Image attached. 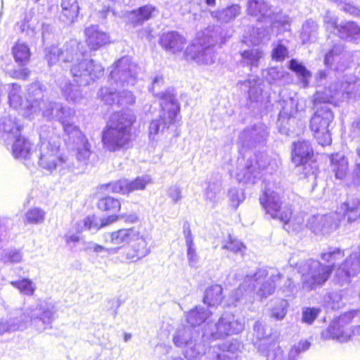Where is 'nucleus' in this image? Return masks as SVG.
<instances>
[{"mask_svg": "<svg viewBox=\"0 0 360 360\" xmlns=\"http://www.w3.org/2000/svg\"><path fill=\"white\" fill-rule=\"evenodd\" d=\"M149 183H150V179L137 176L131 181L127 179H120L101 184L96 188L95 192L96 208L101 212L107 214L104 218H113L112 224L122 218L124 215L120 214L122 210L121 200L117 198L110 195L108 193L112 192V193L129 195L134 191L144 190Z\"/></svg>", "mask_w": 360, "mask_h": 360, "instance_id": "obj_1", "label": "nucleus"}, {"mask_svg": "<svg viewBox=\"0 0 360 360\" xmlns=\"http://www.w3.org/2000/svg\"><path fill=\"white\" fill-rule=\"evenodd\" d=\"M136 122V115L132 112H113L102 131L101 142L104 149L117 152L131 148Z\"/></svg>", "mask_w": 360, "mask_h": 360, "instance_id": "obj_2", "label": "nucleus"}, {"mask_svg": "<svg viewBox=\"0 0 360 360\" xmlns=\"http://www.w3.org/2000/svg\"><path fill=\"white\" fill-rule=\"evenodd\" d=\"M109 236L112 244L129 245L124 252V257L128 262L140 261L150 252L146 237L134 227L119 229L110 232Z\"/></svg>", "mask_w": 360, "mask_h": 360, "instance_id": "obj_3", "label": "nucleus"}, {"mask_svg": "<svg viewBox=\"0 0 360 360\" xmlns=\"http://www.w3.org/2000/svg\"><path fill=\"white\" fill-rule=\"evenodd\" d=\"M333 120V112L326 106L316 109L310 119L309 128L314 137L322 146H329L332 142L329 126Z\"/></svg>", "mask_w": 360, "mask_h": 360, "instance_id": "obj_4", "label": "nucleus"}, {"mask_svg": "<svg viewBox=\"0 0 360 360\" xmlns=\"http://www.w3.org/2000/svg\"><path fill=\"white\" fill-rule=\"evenodd\" d=\"M259 201L265 213L272 219L279 220L284 224L290 223L292 211L289 207H282L278 193L270 189H265L262 191Z\"/></svg>", "mask_w": 360, "mask_h": 360, "instance_id": "obj_5", "label": "nucleus"}, {"mask_svg": "<svg viewBox=\"0 0 360 360\" xmlns=\"http://www.w3.org/2000/svg\"><path fill=\"white\" fill-rule=\"evenodd\" d=\"M12 124L8 131V134H15L11 146V154L15 160H30L36 152V146L29 137L21 134L23 129L22 124L15 122H13Z\"/></svg>", "mask_w": 360, "mask_h": 360, "instance_id": "obj_6", "label": "nucleus"}, {"mask_svg": "<svg viewBox=\"0 0 360 360\" xmlns=\"http://www.w3.org/2000/svg\"><path fill=\"white\" fill-rule=\"evenodd\" d=\"M353 317L354 314L351 312L340 316L323 331V337L326 340H335L340 342H348L354 335L356 327L352 325Z\"/></svg>", "mask_w": 360, "mask_h": 360, "instance_id": "obj_7", "label": "nucleus"}, {"mask_svg": "<svg viewBox=\"0 0 360 360\" xmlns=\"http://www.w3.org/2000/svg\"><path fill=\"white\" fill-rule=\"evenodd\" d=\"M335 269L334 264L324 265L318 262L316 268L311 269L308 274H303L302 275L303 287L310 290L318 286L323 285L330 277Z\"/></svg>", "mask_w": 360, "mask_h": 360, "instance_id": "obj_8", "label": "nucleus"}, {"mask_svg": "<svg viewBox=\"0 0 360 360\" xmlns=\"http://www.w3.org/2000/svg\"><path fill=\"white\" fill-rule=\"evenodd\" d=\"M290 160L296 167H304L309 163L315 162L314 151L311 144L305 140L293 142Z\"/></svg>", "mask_w": 360, "mask_h": 360, "instance_id": "obj_9", "label": "nucleus"}, {"mask_svg": "<svg viewBox=\"0 0 360 360\" xmlns=\"http://www.w3.org/2000/svg\"><path fill=\"white\" fill-rule=\"evenodd\" d=\"M160 98L162 101L160 103L162 111V119L165 124L169 127L176 122L177 116L180 112V104L176 96L169 91L162 93Z\"/></svg>", "mask_w": 360, "mask_h": 360, "instance_id": "obj_10", "label": "nucleus"}, {"mask_svg": "<svg viewBox=\"0 0 360 360\" xmlns=\"http://www.w3.org/2000/svg\"><path fill=\"white\" fill-rule=\"evenodd\" d=\"M360 199L352 198L342 202L340 205L342 214L335 212L337 219L332 217L333 223H330V226L336 229L339 228L342 220L346 219L347 222L352 224L360 218Z\"/></svg>", "mask_w": 360, "mask_h": 360, "instance_id": "obj_11", "label": "nucleus"}, {"mask_svg": "<svg viewBox=\"0 0 360 360\" xmlns=\"http://www.w3.org/2000/svg\"><path fill=\"white\" fill-rule=\"evenodd\" d=\"M84 41L90 51H96L110 43V34L99 28L98 25H91L84 30Z\"/></svg>", "mask_w": 360, "mask_h": 360, "instance_id": "obj_12", "label": "nucleus"}, {"mask_svg": "<svg viewBox=\"0 0 360 360\" xmlns=\"http://www.w3.org/2000/svg\"><path fill=\"white\" fill-rule=\"evenodd\" d=\"M159 44L165 51L177 54L183 51L186 39L176 31H168L160 35Z\"/></svg>", "mask_w": 360, "mask_h": 360, "instance_id": "obj_13", "label": "nucleus"}, {"mask_svg": "<svg viewBox=\"0 0 360 360\" xmlns=\"http://www.w3.org/2000/svg\"><path fill=\"white\" fill-rule=\"evenodd\" d=\"M157 11V8L151 4L133 9L128 13L127 24L132 27L142 25L146 21L150 20Z\"/></svg>", "mask_w": 360, "mask_h": 360, "instance_id": "obj_14", "label": "nucleus"}, {"mask_svg": "<svg viewBox=\"0 0 360 360\" xmlns=\"http://www.w3.org/2000/svg\"><path fill=\"white\" fill-rule=\"evenodd\" d=\"M64 162V160L59 155V147H54L51 145L48 146L41 153L39 158V165L49 171H53L57 166Z\"/></svg>", "mask_w": 360, "mask_h": 360, "instance_id": "obj_15", "label": "nucleus"}, {"mask_svg": "<svg viewBox=\"0 0 360 360\" xmlns=\"http://www.w3.org/2000/svg\"><path fill=\"white\" fill-rule=\"evenodd\" d=\"M205 40L201 37L189 44L183 52V57L188 61L199 62L205 55L210 46L205 45Z\"/></svg>", "mask_w": 360, "mask_h": 360, "instance_id": "obj_16", "label": "nucleus"}, {"mask_svg": "<svg viewBox=\"0 0 360 360\" xmlns=\"http://www.w3.org/2000/svg\"><path fill=\"white\" fill-rule=\"evenodd\" d=\"M14 61L20 67L27 65L31 60V49L27 44L18 39L11 48Z\"/></svg>", "mask_w": 360, "mask_h": 360, "instance_id": "obj_17", "label": "nucleus"}, {"mask_svg": "<svg viewBox=\"0 0 360 360\" xmlns=\"http://www.w3.org/2000/svg\"><path fill=\"white\" fill-rule=\"evenodd\" d=\"M60 19L68 24L75 22L79 15V6L77 0H62Z\"/></svg>", "mask_w": 360, "mask_h": 360, "instance_id": "obj_18", "label": "nucleus"}, {"mask_svg": "<svg viewBox=\"0 0 360 360\" xmlns=\"http://www.w3.org/2000/svg\"><path fill=\"white\" fill-rule=\"evenodd\" d=\"M223 288L220 284H212L205 289L202 302L207 307H217L223 301Z\"/></svg>", "mask_w": 360, "mask_h": 360, "instance_id": "obj_19", "label": "nucleus"}, {"mask_svg": "<svg viewBox=\"0 0 360 360\" xmlns=\"http://www.w3.org/2000/svg\"><path fill=\"white\" fill-rule=\"evenodd\" d=\"M74 113L63 112L62 115L58 118V122L63 127V131L66 135L70 137L75 134L78 137L85 138V135L81 131L80 128L72 122Z\"/></svg>", "mask_w": 360, "mask_h": 360, "instance_id": "obj_20", "label": "nucleus"}, {"mask_svg": "<svg viewBox=\"0 0 360 360\" xmlns=\"http://www.w3.org/2000/svg\"><path fill=\"white\" fill-rule=\"evenodd\" d=\"M113 218H101L99 219L96 214L86 216L83 221V226L86 230L98 231L104 227L112 224Z\"/></svg>", "mask_w": 360, "mask_h": 360, "instance_id": "obj_21", "label": "nucleus"}, {"mask_svg": "<svg viewBox=\"0 0 360 360\" xmlns=\"http://www.w3.org/2000/svg\"><path fill=\"white\" fill-rule=\"evenodd\" d=\"M330 164L337 179H342L347 176L348 172V162L344 156L333 155L330 158Z\"/></svg>", "mask_w": 360, "mask_h": 360, "instance_id": "obj_22", "label": "nucleus"}, {"mask_svg": "<svg viewBox=\"0 0 360 360\" xmlns=\"http://www.w3.org/2000/svg\"><path fill=\"white\" fill-rule=\"evenodd\" d=\"M239 353L238 347L231 343L220 348L215 360H240Z\"/></svg>", "mask_w": 360, "mask_h": 360, "instance_id": "obj_23", "label": "nucleus"}, {"mask_svg": "<svg viewBox=\"0 0 360 360\" xmlns=\"http://www.w3.org/2000/svg\"><path fill=\"white\" fill-rule=\"evenodd\" d=\"M21 92V85L16 83H12L11 84V89L8 94V104L11 108L18 109L22 106L23 99Z\"/></svg>", "mask_w": 360, "mask_h": 360, "instance_id": "obj_24", "label": "nucleus"}, {"mask_svg": "<svg viewBox=\"0 0 360 360\" xmlns=\"http://www.w3.org/2000/svg\"><path fill=\"white\" fill-rule=\"evenodd\" d=\"M10 283L13 287L18 289L21 294L32 296L34 293L35 286L32 280L27 278L12 281Z\"/></svg>", "mask_w": 360, "mask_h": 360, "instance_id": "obj_25", "label": "nucleus"}, {"mask_svg": "<svg viewBox=\"0 0 360 360\" xmlns=\"http://www.w3.org/2000/svg\"><path fill=\"white\" fill-rule=\"evenodd\" d=\"M329 218H330V221L327 218L326 215L323 217L313 215L307 219L306 226L314 233L321 230L323 228L325 224H327L328 226L331 228L330 224V223H333V221L332 217H330Z\"/></svg>", "mask_w": 360, "mask_h": 360, "instance_id": "obj_26", "label": "nucleus"}, {"mask_svg": "<svg viewBox=\"0 0 360 360\" xmlns=\"http://www.w3.org/2000/svg\"><path fill=\"white\" fill-rule=\"evenodd\" d=\"M345 256V250L340 248H329L328 251L323 252L320 255V257L323 262L329 264H334L335 266V262L343 259Z\"/></svg>", "mask_w": 360, "mask_h": 360, "instance_id": "obj_27", "label": "nucleus"}, {"mask_svg": "<svg viewBox=\"0 0 360 360\" xmlns=\"http://www.w3.org/2000/svg\"><path fill=\"white\" fill-rule=\"evenodd\" d=\"M45 212L39 208L33 207L25 213V224H37L44 221Z\"/></svg>", "mask_w": 360, "mask_h": 360, "instance_id": "obj_28", "label": "nucleus"}, {"mask_svg": "<svg viewBox=\"0 0 360 360\" xmlns=\"http://www.w3.org/2000/svg\"><path fill=\"white\" fill-rule=\"evenodd\" d=\"M87 72V78L94 80L103 74L104 68L101 63L93 59H85Z\"/></svg>", "mask_w": 360, "mask_h": 360, "instance_id": "obj_29", "label": "nucleus"}, {"mask_svg": "<svg viewBox=\"0 0 360 360\" xmlns=\"http://www.w3.org/2000/svg\"><path fill=\"white\" fill-rule=\"evenodd\" d=\"M214 13H219L221 18L228 22L231 20L234 19L236 16H238L240 13V6L238 5H231L226 7L221 11L217 12H212V15L216 17L217 15H214Z\"/></svg>", "mask_w": 360, "mask_h": 360, "instance_id": "obj_30", "label": "nucleus"}, {"mask_svg": "<svg viewBox=\"0 0 360 360\" xmlns=\"http://www.w3.org/2000/svg\"><path fill=\"white\" fill-rule=\"evenodd\" d=\"M223 248L229 252L237 254L243 252L245 249V246L238 239L229 235L228 239L223 245Z\"/></svg>", "mask_w": 360, "mask_h": 360, "instance_id": "obj_31", "label": "nucleus"}, {"mask_svg": "<svg viewBox=\"0 0 360 360\" xmlns=\"http://www.w3.org/2000/svg\"><path fill=\"white\" fill-rule=\"evenodd\" d=\"M205 320L204 316V310L198 309L197 307L191 310L187 315V321L192 326H195L200 325Z\"/></svg>", "mask_w": 360, "mask_h": 360, "instance_id": "obj_32", "label": "nucleus"}, {"mask_svg": "<svg viewBox=\"0 0 360 360\" xmlns=\"http://www.w3.org/2000/svg\"><path fill=\"white\" fill-rule=\"evenodd\" d=\"M86 60H82L79 63L73 65L71 67L70 72L72 76L78 81L82 79L87 78Z\"/></svg>", "mask_w": 360, "mask_h": 360, "instance_id": "obj_33", "label": "nucleus"}, {"mask_svg": "<svg viewBox=\"0 0 360 360\" xmlns=\"http://www.w3.org/2000/svg\"><path fill=\"white\" fill-rule=\"evenodd\" d=\"M240 56L243 59L248 61L250 66L257 67L259 60L262 57V52L259 50H245L240 53Z\"/></svg>", "mask_w": 360, "mask_h": 360, "instance_id": "obj_34", "label": "nucleus"}, {"mask_svg": "<svg viewBox=\"0 0 360 360\" xmlns=\"http://www.w3.org/2000/svg\"><path fill=\"white\" fill-rule=\"evenodd\" d=\"M321 309L319 307H306L302 310V321L311 325L321 313Z\"/></svg>", "mask_w": 360, "mask_h": 360, "instance_id": "obj_35", "label": "nucleus"}, {"mask_svg": "<svg viewBox=\"0 0 360 360\" xmlns=\"http://www.w3.org/2000/svg\"><path fill=\"white\" fill-rule=\"evenodd\" d=\"M272 60L277 62H282L288 57L287 47L279 41L271 51Z\"/></svg>", "mask_w": 360, "mask_h": 360, "instance_id": "obj_36", "label": "nucleus"}, {"mask_svg": "<svg viewBox=\"0 0 360 360\" xmlns=\"http://www.w3.org/2000/svg\"><path fill=\"white\" fill-rule=\"evenodd\" d=\"M289 69L297 73L303 79H308L311 76V72L302 64L297 63L295 59L289 62Z\"/></svg>", "mask_w": 360, "mask_h": 360, "instance_id": "obj_37", "label": "nucleus"}, {"mask_svg": "<svg viewBox=\"0 0 360 360\" xmlns=\"http://www.w3.org/2000/svg\"><path fill=\"white\" fill-rule=\"evenodd\" d=\"M333 97L328 96L323 91H316L312 99V104L316 109L323 108L321 105L323 104L332 103Z\"/></svg>", "mask_w": 360, "mask_h": 360, "instance_id": "obj_38", "label": "nucleus"}, {"mask_svg": "<svg viewBox=\"0 0 360 360\" xmlns=\"http://www.w3.org/2000/svg\"><path fill=\"white\" fill-rule=\"evenodd\" d=\"M266 8L264 1L259 0H250L248 3V11L250 15H257L262 14Z\"/></svg>", "mask_w": 360, "mask_h": 360, "instance_id": "obj_39", "label": "nucleus"}, {"mask_svg": "<svg viewBox=\"0 0 360 360\" xmlns=\"http://www.w3.org/2000/svg\"><path fill=\"white\" fill-rule=\"evenodd\" d=\"M342 30L346 33L347 36L356 39L360 37V27L354 22H348L342 27Z\"/></svg>", "mask_w": 360, "mask_h": 360, "instance_id": "obj_40", "label": "nucleus"}, {"mask_svg": "<svg viewBox=\"0 0 360 360\" xmlns=\"http://www.w3.org/2000/svg\"><path fill=\"white\" fill-rule=\"evenodd\" d=\"M22 258V252L20 250H11L6 252L4 255V263L14 264L21 262Z\"/></svg>", "mask_w": 360, "mask_h": 360, "instance_id": "obj_41", "label": "nucleus"}, {"mask_svg": "<svg viewBox=\"0 0 360 360\" xmlns=\"http://www.w3.org/2000/svg\"><path fill=\"white\" fill-rule=\"evenodd\" d=\"M346 262L347 261L345 260L344 262L338 268V272L336 274V276L338 278H345V279H348L356 274V271L352 270L350 267L346 265Z\"/></svg>", "mask_w": 360, "mask_h": 360, "instance_id": "obj_42", "label": "nucleus"}, {"mask_svg": "<svg viewBox=\"0 0 360 360\" xmlns=\"http://www.w3.org/2000/svg\"><path fill=\"white\" fill-rule=\"evenodd\" d=\"M276 288V285L273 280L265 281L260 287L259 292L262 297H266L272 295Z\"/></svg>", "mask_w": 360, "mask_h": 360, "instance_id": "obj_43", "label": "nucleus"}, {"mask_svg": "<svg viewBox=\"0 0 360 360\" xmlns=\"http://www.w3.org/2000/svg\"><path fill=\"white\" fill-rule=\"evenodd\" d=\"M30 75V70L28 68H22L21 69L13 70L11 73V77L17 79L26 80Z\"/></svg>", "mask_w": 360, "mask_h": 360, "instance_id": "obj_44", "label": "nucleus"}, {"mask_svg": "<svg viewBox=\"0 0 360 360\" xmlns=\"http://www.w3.org/2000/svg\"><path fill=\"white\" fill-rule=\"evenodd\" d=\"M187 246V255L188 259L190 262H195L197 260V254H196V250L194 247L193 242H189L186 243Z\"/></svg>", "mask_w": 360, "mask_h": 360, "instance_id": "obj_45", "label": "nucleus"}, {"mask_svg": "<svg viewBox=\"0 0 360 360\" xmlns=\"http://www.w3.org/2000/svg\"><path fill=\"white\" fill-rule=\"evenodd\" d=\"M285 314L286 311L285 308L281 306H276L272 309L271 316L277 320L283 319Z\"/></svg>", "mask_w": 360, "mask_h": 360, "instance_id": "obj_46", "label": "nucleus"}, {"mask_svg": "<svg viewBox=\"0 0 360 360\" xmlns=\"http://www.w3.org/2000/svg\"><path fill=\"white\" fill-rule=\"evenodd\" d=\"M149 135H156L158 134L160 130V123L159 121L152 120L149 125Z\"/></svg>", "mask_w": 360, "mask_h": 360, "instance_id": "obj_47", "label": "nucleus"}, {"mask_svg": "<svg viewBox=\"0 0 360 360\" xmlns=\"http://www.w3.org/2000/svg\"><path fill=\"white\" fill-rule=\"evenodd\" d=\"M231 323H219L218 326V329L221 330V328H223L224 330V334L226 335H230L235 333V331L231 328Z\"/></svg>", "mask_w": 360, "mask_h": 360, "instance_id": "obj_48", "label": "nucleus"}, {"mask_svg": "<svg viewBox=\"0 0 360 360\" xmlns=\"http://www.w3.org/2000/svg\"><path fill=\"white\" fill-rule=\"evenodd\" d=\"M184 234L185 236L186 239V244L191 240V242H193V238H192V233L191 230L190 229L188 224H184Z\"/></svg>", "mask_w": 360, "mask_h": 360, "instance_id": "obj_49", "label": "nucleus"}, {"mask_svg": "<svg viewBox=\"0 0 360 360\" xmlns=\"http://www.w3.org/2000/svg\"><path fill=\"white\" fill-rule=\"evenodd\" d=\"M65 240L66 244L70 245L72 243L75 244V243H79L80 240V238L77 235H70V236H65Z\"/></svg>", "mask_w": 360, "mask_h": 360, "instance_id": "obj_50", "label": "nucleus"}, {"mask_svg": "<svg viewBox=\"0 0 360 360\" xmlns=\"http://www.w3.org/2000/svg\"><path fill=\"white\" fill-rule=\"evenodd\" d=\"M183 335L176 333L174 335L173 342L176 347H181L184 343Z\"/></svg>", "mask_w": 360, "mask_h": 360, "instance_id": "obj_51", "label": "nucleus"}, {"mask_svg": "<svg viewBox=\"0 0 360 360\" xmlns=\"http://www.w3.org/2000/svg\"><path fill=\"white\" fill-rule=\"evenodd\" d=\"M40 319L42 320L44 322L47 321L48 323H51L52 319H53V314H52V312H51L49 311H44L41 314V315L40 316Z\"/></svg>", "mask_w": 360, "mask_h": 360, "instance_id": "obj_52", "label": "nucleus"}, {"mask_svg": "<svg viewBox=\"0 0 360 360\" xmlns=\"http://www.w3.org/2000/svg\"><path fill=\"white\" fill-rule=\"evenodd\" d=\"M9 331L8 326L6 323H0V335Z\"/></svg>", "mask_w": 360, "mask_h": 360, "instance_id": "obj_53", "label": "nucleus"}, {"mask_svg": "<svg viewBox=\"0 0 360 360\" xmlns=\"http://www.w3.org/2000/svg\"><path fill=\"white\" fill-rule=\"evenodd\" d=\"M92 248H93V250L96 252H102V251L106 250L105 248V247H103V245H98V244H94L93 245Z\"/></svg>", "mask_w": 360, "mask_h": 360, "instance_id": "obj_54", "label": "nucleus"}, {"mask_svg": "<svg viewBox=\"0 0 360 360\" xmlns=\"http://www.w3.org/2000/svg\"><path fill=\"white\" fill-rule=\"evenodd\" d=\"M217 0H205V3L208 6L214 7L216 6Z\"/></svg>", "mask_w": 360, "mask_h": 360, "instance_id": "obj_55", "label": "nucleus"}, {"mask_svg": "<svg viewBox=\"0 0 360 360\" xmlns=\"http://www.w3.org/2000/svg\"><path fill=\"white\" fill-rule=\"evenodd\" d=\"M310 346V344L309 342H303V346H302V349H307Z\"/></svg>", "mask_w": 360, "mask_h": 360, "instance_id": "obj_56", "label": "nucleus"}, {"mask_svg": "<svg viewBox=\"0 0 360 360\" xmlns=\"http://www.w3.org/2000/svg\"><path fill=\"white\" fill-rule=\"evenodd\" d=\"M124 338L125 341H127L131 338V335L129 333H125L124 335Z\"/></svg>", "mask_w": 360, "mask_h": 360, "instance_id": "obj_57", "label": "nucleus"}, {"mask_svg": "<svg viewBox=\"0 0 360 360\" xmlns=\"http://www.w3.org/2000/svg\"><path fill=\"white\" fill-rule=\"evenodd\" d=\"M136 219H137L136 216H133V217H131V219H130V220H127V219H126V221H129L134 222V221H135Z\"/></svg>", "mask_w": 360, "mask_h": 360, "instance_id": "obj_58", "label": "nucleus"}, {"mask_svg": "<svg viewBox=\"0 0 360 360\" xmlns=\"http://www.w3.org/2000/svg\"><path fill=\"white\" fill-rule=\"evenodd\" d=\"M35 3H38L40 0H33Z\"/></svg>", "mask_w": 360, "mask_h": 360, "instance_id": "obj_59", "label": "nucleus"}]
</instances>
